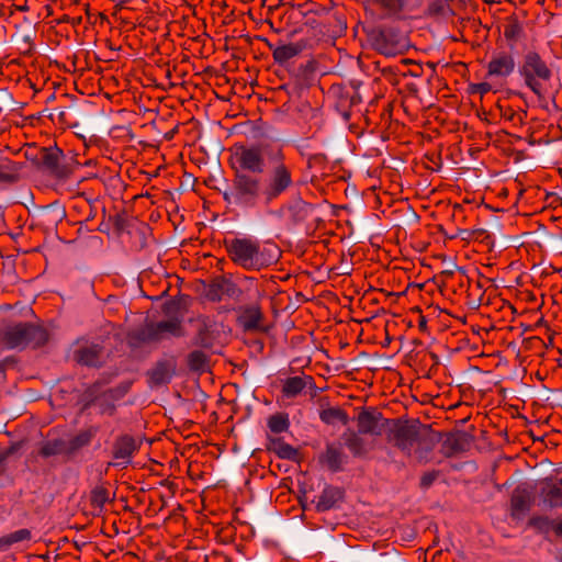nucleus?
Wrapping results in <instances>:
<instances>
[{"label":"nucleus","mask_w":562,"mask_h":562,"mask_svg":"<svg viewBox=\"0 0 562 562\" xmlns=\"http://www.w3.org/2000/svg\"><path fill=\"white\" fill-rule=\"evenodd\" d=\"M284 209L290 214L293 224L304 222L312 211V205L305 202L300 194L292 195L284 204Z\"/></svg>","instance_id":"obj_19"},{"label":"nucleus","mask_w":562,"mask_h":562,"mask_svg":"<svg viewBox=\"0 0 562 562\" xmlns=\"http://www.w3.org/2000/svg\"><path fill=\"white\" fill-rule=\"evenodd\" d=\"M231 259L248 270H260L274 261V257L261 249L257 240L235 238L227 244Z\"/></svg>","instance_id":"obj_5"},{"label":"nucleus","mask_w":562,"mask_h":562,"mask_svg":"<svg viewBox=\"0 0 562 562\" xmlns=\"http://www.w3.org/2000/svg\"><path fill=\"white\" fill-rule=\"evenodd\" d=\"M351 271V269L348 267V266H344L342 267V271H341V274H349Z\"/></svg>","instance_id":"obj_64"},{"label":"nucleus","mask_w":562,"mask_h":562,"mask_svg":"<svg viewBox=\"0 0 562 562\" xmlns=\"http://www.w3.org/2000/svg\"><path fill=\"white\" fill-rule=\"evenodd\" d=\"M387 437L406 456H412L415 451L419 460L425 459L441 439L439 432L434 431L429 425L422 424L418 419L393 424L389 429Z\"/></svg>","instance_id":"obj_2"},{"label":"nucleus","mask_w":562,"mask_h":562,"mask_svg":"<svg viewBox=\"0 0 562 562\" xmlns=\"http://www.w3.org/2000/svg\"><path fill=\"white\" fill-rule=\"evenodd\" d=\"M473 235H476V237H482L481 240L482 241H485V243H488L490 241V234L487 233L486 229L484 228H476V229H473Z\"/></svg>","instance_id":"obj_49"},{"label":"nucleus","mask_w":562,"mask_h":562,"mask_svg":"<svg viewBox=\"0 0 562 562\" xmlns=\"http://www.w3.org/2000/svg\"><path fill=\"white\" fill-rule=\"evenodd\" d=\"M387 424L389 420L384 419L380 412L367 408L362 409L358 416L359 429L357 431L363 435L380 436Z\"/></svg>","instance_id":"obj_13"},{"label":"nucleus","mask_w":562,"mask_h":562,"mask_svg":"<svg viewBox=\"0 0 562 562\" xmlns=\"http://www.w3.org/2000/svg\"><path fill=\"white\" fill-rule=\"evenodd\" d=\"M374 3L386 10L385 18L400 19V12L404 9L406 0H373Z\"/></svg>","instance_id":"obj_35"},{"label":"nucleus","mask_w":562,"mask_h":562,"mask_svg":"<svg viewBox=\"0 0 562 562\" xmlns=\"http://www.w3.org/2000/svg\"><path fill=\"white\" fill-rule=\"evenodd\" d=\"M372 46L386 57L403 54L409 47L406 34L398 27L383 25L368 32Z\"/></svg>","instance_id":"obj_6"},{"label":"nucleus","mask_w":562,"mask_h":562,"mask_svg":"<svg viewBox=\"0 0 562 562\" xmlns=\"http://www.w3.org/2000/svg\"><path fill=\"white\" fill-rule=\"evenodd\" d=\"M97 231H99L100 233H104V234L109 235L110 234V224L105 223L104 221H102L100 223V225L97 227Z\"/></svg>","instance_id":"obj_54"},{"label":"nucleus","mask_w":562,"mask_h":562,"mask_svg":"<svg viewBox=\"0 0 562 562\" xmlns=\"http://www.w3.org/2000/svg\"><path fill=\"white\" fill-rule=\"evenodd\" d=\"M543 484L541 490V494L544 496L543 503L550 508L562 507V480L554 483L551 479H546Z\"/></svg>","instance_id":"obj_24"},{"label":"nucleus","mask_w":562,"mask_h":562,"mask_svg":"<svg viewBox=\"0 0 562 562\" xmlns=\"http://www.w3.org/2000/svg\"><path fill=\"white\" fill-rule=\"evenodd\" d=\"M22 162H15L7 157H0V182L13 183L19 179Z\"/></svg>","instance_id":"obj_26"},{"label":"nucleus","mask_w":562,"mask_h":562,"mask_svg":"<svg viewBox=\"0 0 562 562\" xmlns=\"http://www.w3.org/2000/svg\"><path fill=\"white\" fill-rule=\"evenodd\" d=\"M92 438V435L90 431H82L71 438L70 440H66V454L72 456L75 454L79 449L87 446Z\"/></svg>","instance_id":"obj_33"},{"label":"nucleus","mask_w":562,"mask_h":562,"mask_svg":"<svg viewBox=\"0 0 562 562\" xmlns=\"http://www.w3.org/2000/svg\"><path fill=\"white\" fill-rule=\"evenodd\" d=\"M435 479H436V473H434V472L425 473L422 477L420 484L424 488H428L434 483Z\"/></svg>","instance_id":"obj_47"},{"label":"nucleus","mask_w":562,"mask_h":562,"mask_svg":"<svg viewBox=\"0 0 562 562\" xmlns=\"http://www.w3.org/2000/svg\"><path fill=\"white\" fill-rule=\"evenodd\" d=\"M193 186V180L190 175L187 176L186 180L181 183L180 188L178 189V192H182L188 190L189 187Z\"/></svg>","instance_id":"obj_51"},{"label":"nucleus","mask_w":562,"mask_h":562,"mask_svg":"<svg viewBox=\"0 0 562 562\" xmlns=\"http://www.w3.org/2000/svg\"><path fill=\"white\" fill-rule=\"evenodd\" d=\"M319 418L327 425H334L336 422H340L342 425H348L350 422L347 413L338 407H327L319 412Z\"/></svg>","instance_id":"obj_29"},{"label":"nucleus","mask_w":562,"mask_h":562,"mask_svg":"<svg viewBox=\"0 0 562 562\" xmlns=\"http://www.w3.org/2000/svg\"><path fill=\"white\" fill-rule=\"evenodd\" d=\"M473 235V229H459L458 236H460L462 239H470Z\"/></svg>","instance_id":"obj_53"},{"label":"nucleus","mask_w":562,"mask_h":562,"mask_svg":"<svg viewBox=\"0 0 562 562\" xmlns=\"http://www.w3.org/2000/svg\"><path fill=\"white\" fill-rule=\"evenodd\" d=\"M453 14V11L452 9L449 7V4L446 2V10H445V16L446 15H452Z\"/></svg>","instance_id":"obj_61"},{"label":"nucleus","mask_w":562,"mask_h":562,"mask_svg":"<svg viewBox=\"0 0 562 562\" xmlns=\"http://www.w3.org/2000/svg\"><path fill=\"white\" fill-rule=\"evenodd\" d=\"M40 155L41 159L38 168H44L55 177L59 178V162L60 157L63 156V150H60L57 146L42 148L40 150Z\"/></svg>","instance_id":"obj_21"},{"label":"nucleus","mask_w":562,"mask_h":562,"mask_svg":"<svg viewBox=\"0 0 562 562\" xmlns=\"http://www.w3.org/2000/svg\"><path fill=\"white\" fill-rule=\"evenodd\" d=\"M25 157L27 160H30L32 164H34L36 167H40V155L37 153H33V151H30L27 150L25 153Z\"/></svg>","instance_id":"obj_50"},{"label":"nucleus","mask_w":562,"mask_h":562,"mask_svg":"<svg viewBox=\"0 0 562 562\" xmlns=\"http://www.w3.org/2000/svg\"><path fill=\"white\" fill-rule=\"evenodd\" d=\"M21 40L25 44H32L33 37L31 34H24Z\"/></svg>","instance_id":"obj_58"},{"label":"nucleus","mask_w":562,"mask_h":562,"mask_svg":"<svg viewBox=\"0 0 562 562\" xmlns=\"http://www.w3.org/2000/svg\"><path fill=\"white\" fill-rule=\"evenodd\" d=\"M130 385H131V383L127 382V383L121 384L116 389H112V390L106 391L103 394L104 397H105V401H108V400H112V401L120 400L121 397H123L127 393V391L130 389Z\"/></svg>","instance_id":"obj_44"},{"label":"nucleus","mask_w":562,"mask_h":562,"mask_svg":"<svg viewBox=\"0 0 562 562\" xmlns=\"http://www.w3.org/2000/svg\"><path fill=\"white\" fill-rule=\"evenodd\" d=\"M446 1L436 0L428 7V13L436 16H445Z\"/></svg>","instance_id":"obj_45"},{"label":"nucleus","mask_w":562,"mask_h":562,"mask_svg":"<svg viewBox=\"0 0 562 562\" xmlns=\"http://www.w3.org/2000/svg\"><path fill=\"white\" fill-rule=\"evenodd\" d=\"M474 438L467 431L458 430L447 435L443 446L453 453L464 452L470 449Z\"/></svg>","instance_id":"obj_22"},{"label":"nucleus","mask_w":562,"mask_h":562,"mask_svg":"<svg viewBox=\"0 0 562 562\" xmlns=\"http://www.w3.org/2000/svg\"><path fill=\"white\" fill-rule=\"evenodd\" d=\"M105 351L99 344L86 342L74 351V359L87 367L99 368L105 361Z\"/></svg>","instance_id":"obj_12"},{"label":"nucleus","mask_w":562,"mask_h":562,"mask_svg":"<svg viewBox=\"0 0 562 562\" xmlns=\"http://www.w3.org/2000/svg\"><path fill=\"white\" fill-rule=\"evenodd\" d=\"M7 368L13 367L16 363V359L13 356H9L1 361Z\"/></svg>","instance_id":"obj_55"},{"label":"nucleus","mask_w":562,"mask_h":562,"mask_svg":"<svg viewBox=\"0 0 562 562\" xmlns=\"http://www.w3.org/2000/svg\"><path fill=\"white\" fill-rule=\"evenodd\" d=\"M109 221L114 225V228L119 235L123 233H132L134 220L127 218L124 213L110 216Z\"/></svg>","instance_id":"obj_38"},{"label":"nucleus","mask_w":562,"mask_h":562,"mask_svg":"<svg viewBox=\"0 0 562 562\" xmlns=\"http://www.w3.org/2000/svg\"><path fill=\"white\" fill-rule=\"evenodd\" d=\"M108 501L109 496L105 488L95 487L91 492V503L93 506L102 508Z\"/></svg>","instance_id":"obj_43"},{"label":"nucleus","mask_w":562,"mask_h":562,"mask_svg":"<svg viewBox=\"0 0 562 562\" xmlns=\"http://www.w3.org/2000/svg\"><path fill=\"white\" fill-rule=\"evenodd\" d=\"M251 137L258 140L255 145L265 144L268 153H270V154L276 153L277 150H274L273 148H270L268 146V144L266 143V139H269V140H280L281 139L280 133L271 124H268V123L255 124L251 128Z\"/></svg>","instance_id":"obj_23"},{"label":"nucleus","mask_w":562,"mask_h":562,"mask_svg":"<svg viewBox=\"0 0 562 562\" xmlns=\"http://www.w3.org/2000/svg\"><path fill=\"white\" fill-rule=\"evenodd\" d=\"M515 66L516 63L512 55L506 53H499L494 55L490 60L487 65V75L491 77L506 78L514 72Z\"/></svg>","instance_id":"obj_17"},{"label":"nucleus","mask_w":562,"mask_h":562,"mask_svg":"<svg viewBox=\"0 0 562 562\" xmlns=\"http://www.w3.org/2000/svg\"><path fill=\"white\" fill-rule=\"evenodd\" d=\"M342 447L340 440L338 442H328L325 451L318 457L319 462L331 472L342 471L344 465L349 462V457L345 453Z\"/></svg>","instance_id":"obj_11"},{"label":"nucleus","mask_w":562,"mask_h":562,"mask_svg":"<svg viewBox=\"0 0 562 562\" xmlns=\"http://www.w3.org/2000/svg\"><path fill=\"white\" fill-rule=\"evenodd\" d=\"M31 531L29 529H19L0 538V551L9 550L13 544L29 540Z\"/></svg>","instance_id":"obj_30"},{"label":"nucleus","mask_w":562,"mask_h":562,"mask_svg":"<svg viewBox=\"0 0 562 562\" xmlns=\"http://www.w3.org/2000/svg\"><path fill=\"white\" fill-rule=\"evenodd\" d=\"M443 263L446 265L447 269L443 271V273L451 276L453 272L459 269V266L456 263V261L450 257H443Z\"/></svg>","instance_id":"obj_46"},{"label":"nucleus","mask_w":562,"mask_h":562,"mask_svg":"<svg viewBox=\"0 0 562 562\" xmlns=\"http://www.w3.org/2000/svg\"><path fill=\"white\" fill-rule=\"evenodd\" d=\"M47 340L46 329L35 323H11L0 331V345L8 350H23L27 346L40 347Z\"/></svg>","instance_id":"obj_4"},{"label":"nucleus","mask_w":562,"mask_h":562,"mask_svg":"<svg viewBox=\"0 0 562 562\" xmlns=\"http://www.w3.org/2000/svg\"><path fill=\"white\" fill-rule=\"evenodd\" d=\"M176 359H161L147 372L148 383L150 387H159L171 382L176 375Z\"/></svg>","instance_id":"obj_10"},{"label":"nucleus","mask_w":562,"mask_h":562,"mask_svg":"<svg viewBox=\"0 0 562 562\" xmlns=\"http://www.w3.org/2000/svg\"><path fill=\"white\" fill-rule=\"evenodd\" d=\"M188 366L191 371L203 372L207 367V358L206 356L199 350H194L188 355L187 358Z\"/></svg>","instance_id":"obj_37"},{"label":"nucleus","mask_w":562,"mask_h":562,"mask_svg":"<svg viewBox=\"0 0 562 562\" xmlns=\"http://www.w3.org/2000/svg\"><path fill=\"white\" fill-rule=\"evenodd\" d=\"M339 114L345 122H347L350 117V113L348 111H339Z\"/></svg>","instance_id":"obj_59"},{"label":"nucleus","mask_w":562,"mask_h":562,"mask_svg":"<svg viewBox=\"0 0 562 562\" xmlns=\"http://www.w3.org/2000/svg\"><path fill=\"white\" fill-rule=\"evenodd\" d=\"M267 448L281 459L295 460L297 458V450L291 445L283 442L280 438L270 439Z\"/></svg>","instance_id":"obj_28"},{"label":"nucleus","mask_w":562,"mask_h":562,"mask_svg":"<svg viewBox=\"0 0 562 562\" xmlns=\"http://www.w3.org/2000/svg\"><path fill=\"white\" fill-rule=\"evenodd\" d=\"M11 453V451H8L5 453H0V474L4 473L5 471V459H7V456ZM3 483L0 482V486H2Z\"/></svg>","instance_id":"obj_52"},{"label":"nucleus","mask_w":562,"mask_h":562,"mask_svg":"<svg viewBox=\"0 0 562 562\" xmlns=\"http://www.w3.org/2000/svg\"><path fill=\"white\" fill-rule=\"evenodd\" d=\"M472 90L484 94L491 90V85L487 82L476 83L473 85Z\"/></svg>","instance_id":"obj_48"},{"label":"nucleus","mask_w":562,"mask_h":562,"mask_svg":"<svg viewBox=\"0 0 562 562\" xmlns=\"http://www.w3.org/2000/svg\"><path fill=\"white\" fill-rule=\"evenodd\" d=\"M362 434L353 429L348 428L341 436L340 441L355 458L363 459L367 457L369 451V445Z\"/></svg>","instance_id":"obj_16"},{"label":"nucleus","mask_w":562,"mask_h":562,"mask_svg":"<svg viewBox=\"0 0 562 562\" xmlns=\"http://www.w3.org/2000/svg\"><path fill=\"white\" fill-rule=\"evenodd\" d=\"M531 505L530 492L524 485H518L512 495L510 506L512 515L516 519H521L529 510Z\"/></svg>","instance_id":"obj_18"},{"label":"nucleus","mask_w":562,"mask_h":562,"mask_svg":"<svg viewBox=\"0 0 562 562\" xmlns=\"http://www.w3.org/2000/svg\"><path fill=\"white\" fill-rule=\"evenodd\" d=\"M285 211L286 210L284 209V204H283L281 209L274 210V211H270V214L273 215L277 218H282Z\"/></svg>","instance_id":"obj_56"},{"label":"nucleus","mask_w":562,"mask_h":562,"mask_svg":"<svg viewBox=\"0 0 562 562\" xmlns=\"http://www.w3.org/2000/svg\"><path fill=\"white\" fill-rule=\"evenodd\" d=\"M522 32L524 31L520 23L517 20L513 19L512 22L505 26L504 36L507 40L512 41L520 37Z\"/></svg>","instance_id":"obj_42"},{"label":"nucleus","mask_w":562,"mask_h":562,"mask_svg":"<svg viewBox=\"0 0 562 562\" xmlns=\"http://www.w3.org/2000/svg\"><path fill=\"white\" fill-rule=\"evenodd\" d=\"M101 384L94 383L88 386L78 397V404L81 405V411H86L91 404H93L100 396Z\"/></svg>","instance_id":"obj_32"},{"label":"nucleus","mask_w":562,"mask_h":562,"mask_svg":"<svg viewBox=\"0 0 562 562\" xmlns=\"http://www.w3.org/2000/svg\"><path fill=\"white\" fill-rule=\"evenodd\" d=\"M517 71L524 78L525 85L537 94L540 100L544 99L539 80L549 81L552 72L542 60L541 56L535 50L527 52Z\"/></svg>","instance_id":"obj_7"},{"label":"nucleus","mask_w":562,"mask_h":562,"mask_svg":"<svg viewBox=\"0 0 562 562\" xmlns=\"http://www.w3.org/2000/svg\"><path fill=\"white\" fill-rule=\"evenodd\" d=\"M77 165L78 161L74 156H67L63 153L59 162V179H67Z\"/></svg>","instance_id":"obj_40"},{"label":"nucleus","mask_w":562,"mask_h":562,"mask_svg":"<svg viewBox=\"0 0 562 562\" xmlns=\"http://www.w3.org/2000/svg\"><path fill=\"white\" fill-rule=\"evenodd\" d=\"M40 453L45 458H49V457L57 456L60 453L66 454V440H64V439L48 440L42 445Z\"/></svg>","instance_id":"obj_34"},{"label":"nucleus","mask_w":562,"mask_h":562,"mask_svg":"<svg viewBox=\"0 0 562 562\" xmlns=\"http://www.w3.org/2000/svg\"><path fill=\"white\" fill-rule=\"evenodd\" d=\"M281 149L268 153L265 144L240 146L233 166L234 178L218 188L227 204L252 209L268 206L294 184L291 170L282 162Z\"/></svg>","instance_id":"obj_1"},{"label":"nucleus","mask_w":562,"mask_h":562,"mask_svg":"<svg viewBox=\"0 0 562 562\" xmlns=\"http://www.w3.org/2000/svg\"><path fill=\"white\" fill-rule=\"evenodd\" d=\"M308 386L310 389H313L315 393H317L318 389H316L314 381L311 376H307L306 379L302 376H291L288 378L283 383V393L288 397L296 396L301 391Z\"/></svg>","instance_id":"obj_25"},{"label":"nucleus","mask_w":562,"mask_h":562,"mask_svg":"<svg viewBox=\"0 0 562 562\" xmlns=\"http://www.w3.org/2000/svg\"><path fill=\"white\" fill-rule=\"evenodd\" d=\"M268 426L276 434L286 431L290 426L289 417L286 414L272 415L268 420Z\"/></svg>","instance_id":"obj_39"},{"label":"nucleus","mask_w":562,"mask_h":562,"mask_svg":"<svg viewBox=\"0 0 562 562\" xmlns=\"http://www.w3.org/2000/svg\"><path fill=\"white\" fill-rule=\"evenodd\" d=\"M529 525L540 532H547L553 529L554 521L544 516H535L529 520Z\"/></svg>","instance_id":"obj_41"},{"label":"nucleus","mask_w":562,"mask_h":562,"mask_svg":"<svg viewBox=\"0 0 562 562\" xmlns=\"http://www.w3.org/2000/svg\"><path fill=\"white\" fill-rule=\"evenodd\" d=\"M179 304L169 302L165 306L168 321L157 323H147L143 326L132 329L127 334V344L132 349H139L146 345L159 342L169 337H181L184 331L181 327V319L175 315Z\"/></svg>","instance_id":"obj_3"},{"label":"nucleus","mask_w":562,"mask_h":562,"mask_svg":"<svg viewBox=\"0 0 562 562\" xmlns=\"http://www.w3.org/2000/svg\"><path fill=\"white\" fill-rule=\"evenodd\" d=\"M58 119L60 121H65L66 120V111L65 110H61L59 113H58Z\"/></svg>","instance_id":"obj_63"},{"label":"nucleus","mask_w":562,"mask_h":562,"mask_svg":"<svg viewBox=\"0 0 562 562\" xmlns=\"http://www.w3.org/2000/svg\"><path fill=\"white\" fill-rule=\"evenodd\" d=\"M137 448L138 447L132 437H120L113 446V457L122 460V462L116 463V465H122L124 468L130 464L132 462L133 453Z\"/></svg>","instance_id":"obj_20"},{"label":"nucleus","mask_w":562,"mask_h":562,"mask_svg":"<svg viewBox=\"0 0 562 562\" xmlns=\"http://www.w3.org/2000/svg\"><path fill=\"white\" fill-rule=\"evenodd\" d=\"M269 48L272 50V55L274 61L281 66L286 67L288 61L291 58L300 55L307 46L306 41H299L296 43L281 44L279 46H273L271 43L267 41Z\"/></svg>","instance_id":"obj_15"},{"label":"nucleus","mask_w":562,"mask_h":562,"mask_svg":"<svg viewBox=\"0 0 562 562\" xmlns=\"http://www.w3.org/2000/svg\"><path fill=\"white\" fill-rule=\"evenodd\" d=\"M345 497V491L333 485H325L321 495L315 496L310 504H303L305 510L315 508L318 513L337 509Z\"/></svg>","instance_id":"obj_8"},{"label":"nucleus","mask_w":562,"mask_h":562,"mask_svg":"<svg viewBox=\"0 0 562 562\" xmlns=\"http://www.w3.org/2000/svg\"><path fill=\"white\" fill-rule=\"evenodd\" d=\"M262 319V313L258 305H248L243 308V314L239 317L240 324L247 330H256Z\"/></svg>","instance_id":"obj_27"},{"label":"nucleus","mask_w":562,"mask_h":562,"mask_svg":"<svg viewBox=\"0 0 562 562\" xmlns=\"http://www.w3.org/2000/svg\"><path fill=\"white\" fill-rule=\"evenodd\" d=\"M66 216V211L64 207L58 205V203H50L44 209V217L45 222L48 224L57 225L64 217Z\"/></svg>","instance_id":"obj_36"},{"label":"nucleus","mask_w":562,"mask_h":562,"mask_svg":"<svg viewBox=\"0 0 562 562\" xmlns=\"http://www.w3.org/2000/svg\"><path fill=\"white\" fill-rule=\"evenodd\" d=\"M419 328L422 330H425L427 328V321H426L425 317H420V319H419Z\"/></svg>","instance_id":"obj_60"},{"label":"nucleus","mask_w":562,"mask_h":562,"mask_svg":"<svg viewBox=\"0 0 562 562\" xmlns=\"http://www.w3.org/2000/svg\"><path fill=\"white\" fill-rule=\"evenodd\" d=\"M288 70L300 86H306L315 70V63L310 60L306 64L300 65L296 68H289Z\"/></svg>","instance_id":"obj_31"},{"label":"nucleus","mask_w":562,"mask_h":562,"mask_svg":"<svg viewBox=\"0 0 562 562\" xmlns=\"http://www.w3.org/2000/svg\"><path fill=\"white\" fill-rule=\"evenodd\" d=\"M196 336L193 345L202 348H211L218 333L217 324L210 317L200 316L196 322Z\"/></svg>","instance_id":"obj_14"},{"label":"nucleus","mask_w":562,"mask_h":562,"mask_svg":"<svg viewBox=\"0 0 562 562\" xmlns=\"http://www.w3.org/2000/svg\"><path fill=\"white\" fill-rule=\"evenodd\" d=\"M553 529L558 536H562V519L559 522H554Z\"/></svg>","instance_id":"obj_57"},{"label":"nucleus","mask_w":562,"mask_h":562,"mask_svg":"<svg viewBox=\"0 0 562 562\" xmlns=\"http://www.w3.org/2000/svg\"><path fill=\"white\" fill-rule=\"evenodd\" d=\"M8 368L0 361V375L1 378H4L5 370Z\"/></svg>","instance_id":"obj_62"},{"label":"nucleus","mask_w":562,"mask_h":562,"mask_svg":"<svg viewBox=\"0 0 562 562\" xmlns=\"http://www.w3.org/2000/svg\"><path fill=\"white\" fill-rule=\"evenodd\" d=\"M206 297L213 302L221 301L224 296L240 300L243 290L236 283L224 277L214 279L206 289Z\"/></svg>","instance_id":"obj_9"}]
</instances>
